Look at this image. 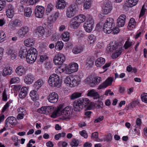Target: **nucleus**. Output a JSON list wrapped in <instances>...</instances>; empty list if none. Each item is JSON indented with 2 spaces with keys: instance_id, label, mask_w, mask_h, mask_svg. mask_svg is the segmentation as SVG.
<instances>
[{
  "instance_id": "obj_30",
  "label": "nucleus",
  "mask_w": 147,
  "mask_h": 147,
  "mask_svg": "<svg viewBox=\"0 0 147 147\" xmlns=\"http://www.w3.org/2000/svg\"><path fill=\"white\" fill-rule=\"evenodd\" d=\"M44 83V82L42 79L38 80L34 84V87L36 90H38Z\"/></svg>"
},
{
  "instance_id": "obj_27",
  "label": "nucleus",
  "mask_w": 147,
  "mask_h": 147,
  "mask_svg": "<svg viewBox=\"0 0 147 147\" xmlns=\"http://www.w3.org/2000/svg\"><path fill=\"white\" fill-rule=\"evenodd\" d=\"M28 90V89L26 87H23L21 88L19 94L20 97L22 98H25L27 95Z\"/></svg>"
},
{
  "instance_id": "obj_4",
  "label": "nucleus",
  "mask_w": 147,
  "mask_h": 147,
  "mask_svg": "<svg viewBox=\"0 0 147 147\" xmlns=\"http://www.w3.org/2000/svg\"><path fill=\"white\" fill-rule=\"evenodd\" d=\"M77 76H69L65 80V83L70 87H74L78 85L80 82V80Z\"/></svg>"
},
{
  "instance_id": "obj_28",
  "label": "nucleus",
  "mask_w": 147,
  "mask_h": 147,
  "mask_svg": "<svg viewBox=\"0 0 147 147\" xmlns=\"http://www.w3.org/2000/svg\"><path fill=\"white\" fill-rule=\"evenodd\" d=\"M88 95L89 96L93 97L94 99H98L99 97V95L94 90L92 89L90 90L88 93Z\"/></svg>"
},
{
  "instance_id": "obj_41",
  "label": "nucleus",
  "mask_w": 147,
  "mask_h": 147,
  "mask_svg": "<svg viewBox=\"0 0 147 147\" xmlns=\"http://www.w3.org/2000/svg\"><path fill=\"white\" fill-rule=\"evenodd\" d=\"M69 36L68 32H64L61 35L62 39L64 41H68L69 40Z\"/></svg>"
},
{
  "instance_id": "obj_54",
  "label": "nucleus",
  "mask_w": 147,
  "mask_h": 147,
  "mask_svg": "<svg viewBox=\"0 0 147 147\" xmlns=\"http://www.w3.org/2000/svg\"><path fill=\"white\" fill-rule=\"evenodd\" d=\"M141 98L142 101L147 103V93H144L141 96Z\"/></svg>"
},
{
  "instance_id": "obj_22",
  "label": "nucleus",
  "mask_w": 147,
  "mask_h": 147,
  "mask_svg": "<svg viewBox=\"0 0 147 147\" xmlns=\"http://www.w3.org/2000/svg\"><path fill=\"white\" fill-rule=\"evenodd\" d=\"M36 90L35 89L30 92V96L31 97L32 99L34 101H36L38 99V95L37 93Z\"/></svg>"
},
{
  "instance_id": "obj_40",
  "label": "nucleus",
  "mask_w": 147,
  "mask_h": 147,
  "mask_svg": "<svg viewBox=\"0 0 147 147\" xmlns=\"http://www.w3.org/2000/svg\"><path fill=\"white\" fill-rule=\"evenodd\" d=\"M82 93L78 92H75L72 94L70 96V99L74 100L82 96Z\"/></svg>"
},
{
  "instance_id": "obj_12",
  "label": "nucleus",
  "mask_w": 147,
  "mask_h": 147,
  "mask_svg": "<svg viewBox=\"0 0 147 147\" xmlns=\"http://www.w3.org/2000/svg\"><path fill=\"white\" fill-rule=\"evenodd\" d=\"M126 16L125 15H121L117 20V24L119 27H123L125 25Z\"/></svg>"
},
{
  "instance_id": "obj_3",
  "label": "nucleus",
  "mask_w": 147,
  "mask_h": 147,
  "mask_svg": "<svg viewBox=\"0 0 147 147\" xmlns=\"http://www.w3.org/2000/svg\"><path fill=\"white\" fill-rule=\"evenodd\" d=\"M48 83L52 87L59 88L61 85V80L57 75L55 74L50 76L49 78Z\"/></svg>"
},
{
  "instance_id": "obj_38",
  "label": "nucleus",
  "mask_w": 147,
  "mask_h": 147,
  "mask_svg": "<svg viewBox=\"0 0 147 147\" xmlns=\"http://www.w3.org/2000/svg\"><path fill=\"white\" fill-rule=\"evenodd\" d=\"M83 50V48L81 46H77L73 48L72 52L75 54H77L81 53Z\"/></svg>"
},
{
  "instance_id": "obj_5",
  "label": "nucleus",
  "mask_w": 147,
  "mask_h": 147,
  "mask_svg": "<svg viewBox=\"0 0 147 147\" xmlns=\"http://www.w3.org/2000/svg\"><path fill=\"white\" fill-rule=\"evenodd\" d=\"M114 20L111 18H108L104 24L103 30L104 32L109 34L111 32V30L114 29L115 24L113 23Z\"/></svg>"
},
{
  "instance_id": "obj_23",
  "label": "nucleus",
  "mask_w": 147,
  "mask_h": 147,
  "mask_svg": "<svg viewBox=\"0 0 147 147\" xmlns=\"http://www.w3.org/2000/svg\"><path fill=\"white\" fill-rule=\"evenodd\" d=\"M139 0H127L125 3V5L129 7H132L137 4Z\"/></svg>"
},
{
  "instance_id": "obj_59",
  "label": "nucleus",
  "mask_w": 147,
  "mask_h": 147,
  "mask_svg": "<svg viewBox=\"0 0 147 147\" xmlns=\"http://www.w3.org/2000/svg\"><path fill=\"white\" fill-rule=\"evenodd\" d=\"M56 20V17H54L52 15L48 18V21L49 22H54Z\"/></svg>"
},
{
  "instance_id": "obj_42",
  "label": "nucleus",
  "mask_w": 147,
  "mask_h": 147,
  "mask_svg": "<svg viewBox=\"0 0 147 147\" xmlns=\"http://www.w3.org/2000/svg\"><path fill=\"white\" fill-rule=\"evenodd\" d=\"M45 109V114H48L53 111V108L51 106L44 107Z\"/></svg>"
},
{
  "instance_id": "obj_43",
  "label": "nucleus",
  "mask_w": 147,
  "mask_h": 147,
  "mask_svg": "<svg viewBox=\"0 0 147 147\" xmlns=\"http://www.w3.org/2000/svg\"><path fill=\"white\" fill-rule=\"evenodd\" d=\"M94 62V61L93 59L90 58L87 59L86 62L87 67H91L93 65Z\"/></svg>"
},
{
  "instance_id": "obj_56",
  "label": "nucleus",
  "mask_w": 147,
  "mask_h": 147,
  "mask_svg": "<svg viewBox=\"0 0 147 147\" xmlns=\"http://www.w3.org/2000/svg\"><path fill=\"white\" fill-rule=\"evenodd\" d=\"M18 111V113L20 114H22L23 115H25L26 112L25 109L23 107H20L19 108Z\"/></svg>"
},
{
  "instance_id": "obj_1",
  "label": "nucleus",
  "mask_w": 147,
  "mask_h": 147,
  "mask_svg": "<svg viewBox=\"0 0 147 147\" xmlns=\"http://www.w3.org/2000/svg\"><path fill=\"white\" fill-rule=\"evenodd\" d=\"M72 110L68 107H66L61 111L58 108L55 113L51 115V117L53 118L56 117L59 115V113L60 112L61 115L63 117V120L69 119L70 115L72 113Z\"/></svg>"
},
{
  "instance_id": "obj_20",
  "label": "nucleus",
  "mask_w": 147,
  "mask_h": 147,
  "mask_svg": "<svg viewBox=\"0 0 147 147\" xmlns=\"http://www.w3.org/2000/svg\"><path fill=\"white\" fill-rule=\"evenodd\" d=\"M28 54V51L25 47L21 48L19 51V56L21 59L27 58Z\"/></svg>"
},
{
  "instance_id": "obj_52",
  "label": "nucleus",
  "mask_w": 147,
  "mask_h": 147,
  "mask_svg": "<svg viewBox=\"0 0 147 147\" xmlns=\"http://www.w3.org/2000/svg\"><path fill=\"white\" fill-rule=\"evenodd\" d=\"M85 23H87L91 24V25H94V20L92 17L91 16H89L88 17Z\"/></svg>"
},
{
  "instance_id": "obj_2",
  "label": "nucleus",
  "mask_w": 147,
  "mask_h": 147,
  "mask_svg": "<svg viewBox=\"0 0 147 147\" xmlns=\"http://www.w3.org/2000/svg\"><path fill=\"white\" fill-rule=\"evenodd\" d=\"M90 100L87 98H81L75 101L74 103V110L76 111H79L82 109L83 106H87L89 103Z\"/></svg>"
},
{
  "instance_id": "obj_14",
  "label": "nucleus",
  "mask_w": 147,
  "mask_h": 147,
  "mask_svg": "<svg viewBox=\"0 0 147 147\" xmlns=\"http://www.w3.org/2000/svg\"><path fill=\"white\" fill-rule=\"evenodd\" d=\"M29 31V28L27 26L22 27L18 32L19 36L22 38H23L27 35Z\"/></svg>"
},
{
  "instance_id": "obj_53",
  "label": "nucleus",
  "mask_w": 147,
  "mask_h": 147,
  "mask_svg": "<svg viewBox=\"0 0 147 147\" xmlns=\"http://www.w3.org/2000/svg\"><path fill=\"white\" fill-rule=\"evenodd\" d=\"M54 7V5L50 3L47 6L46 12L47 13H49L51 11Z\"/></svg>"
},
{
  "instance_id": "obj_45",
  "label": "nucleus",
  "mask_w": 147,
  "mask_h": 147,
  "mask_svg": "<svg viewBox=\"0 0 147 147\" xmlns=\"http://www.w3.org/2000/svg\"><path fill=\"white\" fill-rule=\"evenodd\" d=\"M63 46V44L62 41H58L56 44L55 47L59 50H60L62 49Z\"/></svg>"
},
{
  "instance_id": "obj_49",
  "label": "nucleus",
  "mask_w": 147,
  "mask_h": 147,
  "mask_svg": "<svg viewBox=\"0 0 147 147\" xmlns=\"http://www.w3.org/2000/svg\"><path fill=\"white\" fill-rule=\"evenodd\" d=\"M91 0H86L84 5V7L86 9H89L91 6Z\"/></svg>"
},
{
  "instance_id": "obj_7",
  "label": "nucleus",
  "mask_w": 147,
  "mask_h": 147,
  "mask_svg": "<svg viewBox=\"0 0 147 147\" xmlns=\"http://www.w3.org/2000/svg\"><path fill=\"white\" fill-rule=\"evenodd\" d=\"M45 8L42 6L37 5L35 9V15L36 17L42 18L45 12Z\"/></svg>"
},
{
  "instance_id": "obj_16",
  "label": "nucleus",
  "mask_w": 147,
  "mask_h": 147,
  "mask_svg": "<svg viewBox=\"0 0 147 147\" xmlns=\"http://www.w3.org/2000/svg\"><path fill=\"white\" fill-rule=\"evenodd\" d=\"M6 126L10 124L12 125H14L17 124L16 119L14 117L11 116L8 117L5 121Z\"/></svg>"
},
{
  "instance_id": "obj_61",
  "label": "nucleus",
  "mask_w": 147,
  "mask_h": 147,
  "mask_svg": "<svg viewBox=\"0 0 147 147\" xmlns=\"http://www.w3.org/2000/svg\"><path fill=\"white\" fill-rule=\"evenodd\" d=\"M11 103V102L10 101H8V102L4 106V107H3L2 111V112L3 113H4L5 111L6 110V109L9 107V104Z\"/></svg>"
},
{
  "instance_id": "obj_58",
  "label": "nucleus",
  "mask_w": 147,
  "mask_h": 147,
  "mask_svg": "<svg viewBox=\"0 0 147 147\" xmlns=\"http://www.w3.org/2000/svg\"><path fill=\"white\" fill-rule=\"evenodd\" d=\"M6 4L5 0H0V11L2 10Z\"/></svg>"
},
{
  "instance_id": "obj_11",
  "label": "nucleus",
  "mask_w": 147,
  "mask_h": 147,
  "mask_svg": "<svg viewBox=\"0 0 147 147\" xmlns=\"http://www.w3.org/2000/svg\"><path fill=\"white\" fill-rule=\"evenodd\" d=\"M7 7L6 15L9 18H12L14 13V7L12 5L9 4L7 5Z\"/></svg>"
},
{
  "instance_id": "obj_62",
  "label": "nucleus",
  "mask_w": 147,
  "mask_h": 147,
  "mask_svg": "<svg viewBox=\"0 0 147 147\" xmlns=\"http://www.w3.org/2000/svg\"><path fill=\"white\" fill-rule=\"evenodd\" d=\"M80 134L81 135L84 137L85 138H87L88 137L87 134L85 130H83L80 132Z\"/></svg>"
},
{
  "instance_id": "obj_24",
  "label": "nucleus",
  "mask_w": 147,
  "mask_h": 147,
  "mask_svg": "<svg viewBox=\"0 0 147 147\" xmlns=\"http://www.w3.org/2000/svg\"><path fill=\"white\" fill-rule=\"evenodd\" d=\"M37 56L28 54L26 58L27 62L30 64L33 63L36 59Z\"/></svg>"
},
{
  "instance_id": "obj_26",
  "label": "nucleus",
  "mask_w": 147,
  "mask_h": 147,
  "mask_svg": "<svg viewBox=\"0 0 147 147\" xmlns=\"http://www.w3.org/2000/svg\"><path fill=\"white\" fill-rule=\"evenodd\" d=\"M7 54L11 57V59H15L17 55V53L14 50L9 49L7 50Z\"/></svg>"
},
{
  "instance_id": "obj_9",
  "label": "nucleus",
  "mask_w": 147,
  "mask_h": 147,
  "mask_svg": "<svg viewBox=\"0 0 147 147\" xmlns=\"http://www.w3.org/2000/svg\"><path fill=\"white\" fill-rule=\"evenodd\" d=\"M75 13V9L74 6L70 5L67 9L66 15L67 17L71 18L74 16Z\"/></svg>"
},
{
  "instance_id": "obj_17",
  "label": "nucleus",
  "mask_w": 147,
  "mask_h": 147,
  "mask_svg": "<svg viewBox=\"0 0 147 147\" xmlns=\"http://www.w3.org/2000/svg\"><path fill=\"white\" fill-rule=\"evenodd\" d=\"M35 79V78L31 74H28L25 77L24 82L26 84H30L33 83Z\"/></svg>"
},
{
  "instance_id": "obj_31",
  "label": "nucleus",
  "mask_w": 147,
  "mask_h": 147,
  "mask_svg": "<svg viewBox=\"0 0 147 147\" xmlns=\"http://www.w3.org/2000/svg\"><path fill=\"white\" fill-rule=\"evenodd\" d=\"M112 9L111 5L108 3L105 4V6L103 9V11L105 14L109 13Z\"/></svg>"
},
{
  "instance_id": "obj_19",
  "label": "nucleus",
  "mask_w": 147,
  "mask_h": 147,
  "mask_svg": "<svg viewBox=\"0 0 147 147\" xmlns=\"http://www.w3.org/2000/svg\"><path fill=\"white\" fill-rule=\"evenodd\" d=\"M15 71L17 74L20 76L25 74L26 73L25 69L22 65L18 66L16 69Z\"/></svg>"
},
{
  "instance_id": "obj_33",
  "label": "nucleus",
  "mask_w": 147,
  "mask_h": 147,
  "mask_svg": "<svg viewBox=\"0 0 147 147\" xmlns=\"http://www.w3.org/2000/svg\"><path fill=\"white\" fill-rule=\"evenodd\" d=\"M96 80H94V78L92 79V80H91L90 77L87 78L84 80V82L86 84H89L91 87L94 86L97 84L95 82Z\"/></svg>"
},
{
  "instance_id": "obj_44",
  "label": "nucleus",
  "mask_w": 147,
  "mask_h": 147,
  "mask_svg": "<svg viewBox=\"0 0 147 147\" xmlns=\"http://www.w3.org/2000/svg\"><path fill=\"white\" fill-rule=\"evenodd\" d=\"M28 54L37 56V51L36 49L31 47L28 51Z\"/></svg>"
},
{
  "instance_id": "obj_29",
  "label": "nucleus",
  "mask_w": 147,
  "mask_h": 147,
  "mask_svg": "<svg viewBox=\"0 0 147 147\" xmlns=\"http://www.w3.org/2000/svg\"><path fill=\"white\" fill-rule=\"evenodd\" d=\"M64 65H62L59 68V69H61L62 72H65V73L67 74H70L74 72L71 70L69 67V66L68 67H67L65 65L64 67Z\"/></svg>"
},
{
  "instance_id": "obj_15",
  "label": "nucleus",
  "mask_w": 147,
  "mask_h": 147,
  "mask_svg": "<svg viewBox=\"0 0 147 147\" xmlns=\"http://www.w3.org/2000/svg\"><path fill=\"white\" fill-rule=\"evenodd\" d=\"M34 32L35 36L39 37L44 34L45 30L43 27L40 26L35 30Z\"/></svg>"
},
{
  "instance_id": "obj_37",
  "label": "nucleus",
  "mask_w": 147,
  "mask_h": 147,
  "mask_svg": "<svg viewBox=\"0 0 147 147\" xmlns=\"http://www.w3.org/2000/svg\"><path fill=\"white\" fill-rule=\"evenodd\" d=\"M74 17L80 24L85 21L86 19V16L83 14L79 15Z\"/></svg>"
},
{
  "instance_id": "obj_48",
  "label": "nucleus",
  "mask_w": 147,
  "mask_h": 147,
  "mask_svg": "<svg viewBox=\"0 0 147 147\" xmlns=\"http://www.w3.org/2000/svg\"><path fill=\"white\" fill-rule=\"evenodd\" d=\"M22 25L21 21L19 20L16 19L13 21V25L14 27L21 26Z\"/></svg>"
},
{
  "instance_id": "obj_55",
  "label": "nucleus",
  "mask_w": 147,
  "mask_h": 147,
  "mask_svg": "<svg viewBox=\"0 0 147 147\" xmlns=\"http://www.w3.org/2000/svg\"><path fill=\"white\" fill-rule=\"evenodd\" d=\"M132 42L127 40L126 41L124 45V47L125 49H128L132 45Z\"/></svg>"
},
{
  "instance_id": "obj_50",
  "label": "nucleus",
  "mask_w": 147,
  "mask_h": 147,
  "mask_svg": "<svg viewBox=\"0 0 147 147\" xmlns=\"http://www.w3.org/2000/svg\"><path fill=\"white\" fill-rule=\"evenodd\" d=\"M20 79L18 77H14L12 78L10 80V84L18 83L20 82Z\"/></svg>"
},
{
  "instance_id": "obj_47",
  "label": "nucleus",
  "mask_w": 147,
  "mask_h": 147,
  "mask_svg": "<svg viewBox=\"0 0 147 147\" xmlns=\"http://www.w3.org/2000/svg\"><path fill=\"white\" fill-rule=\"evenodd\" d=\"M88 38V40L90 44H93L96 41V37L93 34H91L89 36Z\"/></svg>"
},
{
  "instance_id": "obj_60",
  "label": "nucleus",
  "mask_w": 147,
  "mask_h": 147,
  "mask_svg": "<svg viewBox=\"0 0 147 147\" xmlns=\"http://www.w3.org/2000/svg\"><path fill=\"white\" fill-rule=\"evenodd\" d=\"M112 139V136L111 134H109L106 137L104 138V140L105 141H107V142H109L111 141Z\"/></svg>"
},
{
  "instance_id": "obj_6",
  "label": "nucleus",
  "mask_w": 147,
  "mask_h": 147,
  "mask_svg": "<svg viewBox=\"0 0 147 147\" xmlns=\"http://www.w3.org/2000/svg\"><path fill=\"white\" fill-rule=\"evenodd\" d=\"M64 55L62 54L59 53L56 55L53 58V62L57 65H60L63 63L65 60Z\"/></svg>"
},
{
  "instance_id": "obj_39",
  "label": "nucleus",
  "mask_w": 147,
  "mask_h": 147,
  "mask_svg": "<svg viewBox=\"0 0 147 147\" xmlns=\"http://www.w3.org/2000/svg\"><path fill=\"white\" fill-rule=\"evenodd\" d=\"M24 45L27 47L32 46L34 44V40L30 38L24 41Z\"/></svg>"
},
{
  "instance_id": "obj_13",
  "label": "nucleus",
  "mask_w": 147,
  "mask_h": 147,
  "mask_svg": "<svg viewBox=\"0 0 147 147\" xmlns=\"http://www.w3.org/2000/svg\"><path fill=\"white\" fill-rule=\"evenodd\" d=\"M113 80V79L111 77L108 78L104 82L99 86L98 89L105 88L108 86H111L112 84Z\"/></svg>"
},
{
  "instance_id": "obj_32",
  "label": "nucleus",
  "mask_w": 147,
  "mask_h": 147,
  "mask_svg": "<svg viewBox=\"0 0 147 147\" xmlns=\"http://www.w3.org/2000/svg\"><path fill=\"white\" fill-rule=\"evenodd\" d=\"M84 27L86 32H90L92 30L94 25L85 23L84 25Z\"/></svg>"
},
{
  "instance_id": "obj_34",
  "label": "nucleus",
  "mask_w": 147,
  "mask_h": 147,
  "mask_svg": "<svg viewBox=\"0 0 147 147\" xmlns=\"http://www.w3.org/2000/svg\"><path fill=\"white\" fill-rule=\"evenodd\" d=\"M32 13V8L30 7H27L24 9V16L26 17H29L31 16Z\"/></svg>"
},
{
  "instance_id": "obj_8",
  "label": "nucleus",
  "mask_w": 147,
  "mask_h": 147,
  "mask_svg": "<svg viewBox=\"0 0 147 147\" xmlns=\"http://www.w3.org/2000/svg\"><path fill=\"white\" fill-rule=\"evenodd\" d=\"M59 96L58 94L55 92H53L49 94L47 97L49 101L52 103H56L58 100Z\"/></svg>"
},
{
  "instance_id": "obj_25",
  "label": "nucleus",
  "mask_w": 147,
  "mask_h": 147,
  "mask_svg": "<svg viewBox=\"0 0 147 147\" xmlns=\"http://www.w3.org/2000/svg\"><path fill=\"white\" fill-rule=\"evenodd\" d=\"M12 73V71L11 67H5L3 70L2 75L3 76L5 77L8 75H10Z\"/></svg>"
},
{
  "instance_id": "obj_10",
  "label": "nucleus",
  "mask_w": 147,
  "mask_h": 147,
  "mask_svg": "<svg viewBox=\"0 0 147 147\" xmlns=\"http://www.w3.org/2000/svg\"><path fill=\"white\" fill-rule=\"evenodd\" d=\"M118 46V44L115 41L110 43L108 45L107 49V51L108 53H111L114 50H115L117 49Z\"/></svg>"
},
{
  "instance_id": "obj_18",
  "label": "nucleus",
  "mask_w": 147,
  "mask_h": 147,
  "mask_svg": "<svg viewBox=\"0 0 147 147\" xmlns=\"http://www.w3.org/2000/svg\"><path fill=\"white\" fill-rule=\"evenodd\" d=\"M67 5V3L64 0H58L56 4L57 8L63 9L65 8Z\"/></svg>"
},
{
  "instance_id": "obj_35",
  "label": "nucleus",
  "mask_w": 147,
  "mask_h": 147,
  "mask_svg": "<svg viewBox=\"0 0 147 147\" xmlns=\"http://www.w3.org/2000/svg\"><path fill=\"white\" fill-rule=\"evenodd\" d=\"M105 62V59L102 57H100L97 59L96 61L95 65L98 67H100L104 64Z\"/></svg>"
},
{
  "instance_id": "obj_63",
  "label": "nucleus",
  "mask_w": 147,
  "mask_h": 147,
  "mask_svg": "<svg viewBox=\"0 0 147 147\" xmlns=\"http://www.w3.org/2000/svg\"><path fill=\"white\" fill-rule=\"evenodd\" d=\"M146 9L144 8V5H143L142 6L140 15V17L144 15L145 12H146Z\"/></svg>"
},
{
  "instance_id": "obj_46",
  "label": "nucleus",
  "mask_w": 147,
  "mask_h": 147,
  "mask_svg": "<svg viewBox=\"0 0 147 147\" xmlns=\"http://www.w3.org/2000/svg\"><path fill=\"white\" fill-rule=\"evenodd\" d=\"M6 36L5 32L3 31H0V42H3L5 40Z\"/></svg>"
},
{
  "instance_id": "obj_36",
  "label": "nucleus",
  "mask_w": 147,
  "mask_h": 147,
  "mask_svg": "<svg viewBox=\"0 0 147 147\" xmlns=\"http://www.w3.org/2000/svg\"><path fill=\"white\" fill-rule=\"evenodd\" d=\"M69 66L71 70L74 72L77 71L78 70V65L75 63H73L69 64Z\"/></svg>"
},
{
  "instance_id": "obj_51",
  "label": "nucleus",
  "mask_w": 147,
  "mask_h": 147,
  "mask_svg": "<svg viewBox=\"0 0 147 147\" xmlns=\"http://www.w3.org/2000/svg\"><path fill=\"white\" fill-rule=\"evenodd\" d=\"M122 48H120L117 50H116L115 53H114V56L115 58H116L119 56L121 53L122 52Z\"/></svg>"
},
{
  "instance_id": "obj_64",
  "label": "nucleus",
  "mask_w": 147,
  "mask_h": 147,
  "mask_svg": "<svg viewBox=\"0 0 147 147\" xmlns=\"http://www.w3.org/2000/svg\"><path fill=\"white\" fill-rule=\"evenodd\" d=\"M98 137V133L97 132H95L92 133V138H94L95 140Z\"/></svg>"
},
{
  "instance_id": "obj_57",
  "label": "nucleus",
  "mask_w": 147,
  "mask_h": 147,
  "mask_svg": "<svg viewBox=\"0 0 147 147\" xmlns=\"http://www.w3.org/2000/svg\"><path fill=\"white\" fill-rule=\"evenodd\" d=\"M48 58V57L46 55H43L40 56L39 59L40 63H42L44 61Z\"/></svg>"
},
{
  "instance_id": "obj_21",
  "label": "nucleus",
  "mask_w": 147,
  "mask_h": 147,
  "mask_svg": "<svg viewBox=\"0 0 147 147\" xmlns=\"http://www.w3.org/2000/svg\"><path fill=\"white\" fill-rule=\"evenodd\" d=\"M80 24L74 17L70 21V27L74 29H76L79 26Z\"/></svg>"
}]
</instances>
